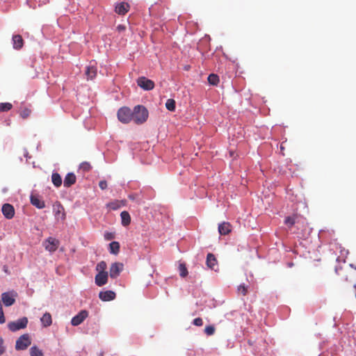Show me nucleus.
Listing matches in <instances>:
<instances>
[{
  "instance_id": "f257e3e1",
  "label": "nucleus",
  "mask_w": 356,
  "mask_h": 356,
  "mask_svg": "<svg viewBox=\"0 0 356 356\" xmlns=\"http://www.w3.org/2000/svg\"><path fill=\"white\" fill-rule=\"evenodd\" d=\"M149 113L147 109L140 105L134 107L133 111V120L137 124H141L147 121Z\"/></svg>"
},
{
  "instance_id": "f03ea898",
  "label": "nucleus",
  "mask_w": 356,
  "mask_h": 356,
  "mask_svg": "<svg viewBox=\"0 0 356 356\" xmlns=\"http://www.w3.org/2000/svg\"><path fill=\"white\" fill-rule=\"evenodd\" d=\"M117 115L119 121L124 124H127L133 120V111L127 106L120 108Z\"/></svg>"
},
{
  "instance_id": "7ed1b4c3",
  "label": "nucleus",
  "mask_w": 356,
  "mask_h": 356,
  "mask_svg": "<svg viewBox=\"0 0 356 356\" xmlns=\"http://www.w3.org/2000/svg\"><path fill=\"white\" fill-rule=\"evenodd\" d=\"M31 344V339L29 334H24L16 341L15 349L17 350H26Z\"/></svg>"
},
{
  "instance_id": "20e7f679",
  "label": "nucleus",
  "mask_w": 356,
  "mask_h": 356,
  "mask_svg": "<svg viewBox=\"0 0 356 356\" xmlns=\"http://www.w3.org/2000/svg\"><path fill=\"white\" fill-rule=\"evenodd\" d=\"M28 318L26 317H22L16 321H11L8 323V327L12 332H16L21 329H24L27 326Z\"/></svg>"
},
{
  "instance_id": "39448f33",
  "label": "nucleus",
  "mask_w": 356,
  "mask_h": 356,
  "mask_svg": "<svg viewBox=\"0 0 356 356\" xmlns=\"http://www.w3.org/2000/svg\"><path fill=\"white\" fill-rule=\"evenodd\" d=\"M17 296V293L14 291L4 292L1 295L2 302L6 307H10L15 302Z\"/></svg>"
},
{
  "instance_id": "423d86ee",
  "label": "nucleus",
  "mask_w": 356,
  "mask_h": 356,
  "mask_svg": "<svg viewBox=\"0 0 356 356\" xmlns=\"http://www.w3.org/2000/svg\"><path fill=\"white\" fill-rule=\"evenodd\" d=\"M53 211L57 220H64L65 219V209L60 202L57 201L53 204Z\"/></svg>"
},
{
  "instance_id": "0eeeda50",
  "label": "nucleus",
  "mask_w": 356,
  "mask_h": 356,
  "mask_svg": "<svg viewBox=\"0 0 356 356\" xmlns=\"http://www.w3.org/2000/svg\"><path fill=\"white\" fill-rule=\"evenodd\" d=\"M59 245V241L53 237H49L44 242L45 250L49 252H54L58 249Z\"/></svg>"
},
{
  "instance_id": "6e6552de",
  "label": "nucleus",
  "mask_w": 356,
  "mask_h": 356,
  "mask_svg": "<svg viewBox=\"0 0 356 356\" xmlns=\"http://www.w3.org/2000/svg\"><path fill=\"white\" fill-rule=\"evenodd\" d=\"M137 84L139 87L145 90H151L154 88V81L145 76L139 77L137 80Z\"/></svg>"
},
{
  "instance_id": "1a4fd4ad",
  "label": "nucleus",
  "mask_w": 356,
  "mask_h": 356,
  "mask_svg": "<svg viewBox=\"0 0 356 356\" xmlns=\"http://www.w3.org/2000/svg\"><path fill=\"white\" fill-rule=\"evenodd\" d=\"M88 312L86 310H81L77 315L72 318L71 323L74 326H77L82 323L83 321L88 317Z\"/></svg>"
},
{
  "instance_id": "9d476101",
  "label": "nucleus",
  "mask_w": 356,
  "mask_h": 356,
  "mask_svg": "<svg viewBox=\"0 0 356 356\" xmlns=\"http://www.w3.org/2000/svg\"><path fill=\"white\" fill-rule=\"evenodd\" d=\"M123 270V264L119 262L112 264L109 270V275L111 278H116Z\"/></svg>"
},
{
  "instance_id": "9b49d317",
  "label": "nucleus",
  "mask_w": 356,
  "mask_h": 356,
  "mask_svg": "<svg viewBox=\"0 0 356 356\" xmlns=\"http://www.w3.org/2000/svg\"><path fill=\"white\" fill-rule=\"evenodd\" d=\"M2 213L7 219H11L14 217L15 209L13 205L4 204L2 207Z\"/></svg>"
},
{
  "instance_id": "f8f14e48",
  "label": "nucleus",
  "mask_w": 356,
  "mask_h": 356,
  "mask_svg": "<svg viewBox=\"0 0 356 356\" xmlns=\"http://www.w3.org/2000/svg\"><path fill=\"white\" fill-rule=\"evenodd\" d=\"M95 284L98 286L106 284L108 282V273H98L95 276Z\"/></svg>"
},
{
  "instance_id": "ddd939ff",
  "label": "nucleus",
  "mask_w": 356,
  "mask_h": 356,
  "mask_svg": "<svg viewBox=\"0 0 356 356\" xmlns=\"http://www.w3.org/2000/svg\"><path fill=\"white\" fill-rule=\"evenodd\" d=\"M115 293L113 291L108 290L106 291H101L99 293V298L102 301H111L115 298Z\"/></svg>"
},
{
  "instance_id": "4468645a",
  "label": "nucleus",
  "mask_w": 356,
  "mask_h": 356,
  "mask_svg": "<svg viewBox=\"0 0 356 356\" xmlns=\"http://www.w3.org/2000/svg\"><path fill=\"white\" fill-rule=\"evenodd\" d=\"M97 74V69L96 66L90 65L89 66L86 67L85 74L88 80H92L96 77Z\"/></svg>"
},
{
  "instance_id": "2eb2a0df",
  "label": "nucleus",
  "mask_w": 356,
  "mask_h": 356,
  "mask_svg": "<svg viewBox=\"0 0 356 356\" xmlns=\"http://www.w3.org/2000/svg\"><path fill=\"white\" fill-rule=\"evenodd\" d=\"M129 9V5L127 3L122 2L116 5L115 10L119 14L124 15H125Z\"/></svg>"
},
{
  "instance_id": "dca6fc26",
  "label": "nucleus",
  "mask_w": 356,
  "mask_h": 356,
  "mask_svg": "<svg viewBox=\"0 0 356 356\" xmlns=\"http://www.w3.org/2000/svg\"><path fill=\"white\" fill-rule=\"evenodd\" d=\"M76 178L74 173L69 172L67 174L64 179L63 184L65 187H70L72 185L74 184L76 182Z\"/></svg>"
},
{
  "instance_id": "f3484780",
  "label": "nucleus",
  "mask_w": 356,
  "mask_h": 356,
  "mask_svg": "<svg viewBox=\"0 0 356 356\" xmlns=\"http://www.w3.org/2000/svg\"><path fill=\"white\" fill-rule=\"evenodd\" d=\"M31 203L38 209H43L45 207L44 202L38 195H32L31 196Z\"/></svg>"
},
{
  "instance_id": "a211bd4d",
  "label": "nucleus",
  "mask_w": 356,
  "mask_h": 356,
  "mask_svg": "<svg viewBox=\"0 0 356 356\" xmlns=\"http://www.w3.org/2000/svg\"><path fill=\"white\" fill-rule=\"evenodd\" d=\"M13 48L15 49H20L24 45V40L20 35H14L13 36Z\"/></svg>"
},
{
  "instance_id": "6ab92c4d",
  "label": "nucleus",
  "mask_w": 356,
  "mask_h": 356,
  "mask_svg": "<svg viewBox=\"0 0 356 356\" xmlns=\"http://www.w3.org/2000/svg\"><path fill=\"white\" fill-rule=\"evenodd\" d=\"M206 263L208 268L213 270L215 269V266H216L218 264L217 259L214 254L212 253H209L207 254Z\"/></svg>"
},
{
  "instance_id": "aec40b11",
  "label": "nucleus",
  "mask_w": 356,
  "mask_h": 356,
  "mask_svg": "<svg viewBox=\"0 0 356 356\" xmlns=\"http://www.w3.org/2000/svg\"><path fill=\"white\" fill-rule=\"evenodd\" d=\"M218 232L221 235L228 234L231 232V225L229 222H223L219 225Z\"/></svg>"
},
{
  "instance_id": "412c9836",
  "label": "nucleus",
  "mask_w": 356,
  "mask_h": 356,
  "mask_svg": "<svg viewBox=\"0 0 356 356\" xmlns=\"http://www.w3.org/2000/svg\"><path fill=\"white\" fill-rule=\"evenodd\" d=\"M40 321L44 327H49L52 323L51 315L49 312H46L42 316Z\"/></svg>"
},
{
  "instance_id": "4be33fe9",
  "label": "nucleus",
  "mask_w": 356,
  "mask_h": 356,
  "mask_svg": "<svg viewBox=\"0 0 356 356\" xmlns=\"http://www.w3.org/2000/svg\"><path fill=\"white\" fill-rule=\"evenodd\" d=\"M120 217H121V220H122V225L123 226H128L130 224L131 216L127 211H124L121 212Z\"/></svg>"
},
{
  "instance_id": "5701e85b",
  "label": "nucleus",
  "mask_w": 356,
  "mask_h": 356,
  "mask_svg": "<svg viewBox=\"0 0 356 356\" xmlns=\"http://www.w3.org/2000/svg\"><path fill=\"white\" fill-rule=\"evenodd\" d=\"M51 181L56 187H59L62 184V178H61L60 175L57 172L52 174Z\"/></svg>"
},
{
  "instance_id": "b1692460",
  "label": "nucleus",
  "mask_w": 356,
  "mask_h": 356,
  "mask_svg": "<svg viewBox=\"0 0 356 356\" xmlns=\"http://www.w3.org/2000/svg\"><path fill=\"white\" fill-rule=\"evenodd\" d=\"M120 243L117 241H113L109 244V251L111 254H118L120 251Z\"/></svg>"
},
{
  "instance_id": "393cba45",
  "label": "nucleus",
  "mask_w": 356,
  "mask_h": 356,
  "mask_svg": "<svg viewBox=\"0 0 356 356\" xmlns=\"http://www.w3.org/2000/svg\"><path fill=\"white\" fill-rule=\"evenodd\" d=\"M219 77L215 74H211L208 76V81L212 86H217L219 83Z\"/></svg>"
},
{
  "instance_id": "a878e982",
  "label": "nucleus",
  "mask_w": 356,
  "mask_h": 356,
  "mask_svg": "<svg viewBox=\"0 0 356 356\" xmlns=\"http://www.w3.org/2000/svg\"><path fill=\"white\" fill-rule=\"evenodd\" d=\"M31 356H44L43 353L37 346H32L30 349Z\"/></svg>"
},
{
  "instance_id": "bb28decb",
  "label": "nucleus",
  "mask_w": 356,
  "mask_h": 356,
  "mask_svg": "<svg viewBox=\"0 0 356 356\" xmlns=\"http://www.w3.org/2000/svg\"><path fill=\"white\" fill-rule=\"evenodd\" d=\"M107 268V264L104 261H102L99 263L97 264L96 266V270L98 271V273H107L106 271V269Z\"/></svg>"
},
{
  "instance_id": "cd10ccee",
  "label": "nucleus",
  "mask_w": 356,
  "mask_h": 356,
  "mask_svg": "<svg viewBox=\"0 0 356 356\" xmlns=\"http://www.w3.org/2000/svg\"><path fill=\"white\" fill-rule=\"evenodd\" d=\"M179 275L181 277H185L188 275V270L185 264H179Z\"/></svg>"
},
{
  "instance_id": "c85d7f7f",
  "label": "nucleus",
  "mask_w": 356,
  "mask_h": 356,
  "mask_svg": "<svg viewBox=\"0 0 356 356\" xmlns=\"http://www.w3.org/2000/svg\"><path fill=\"white\" fill-rule=\"evenodd\" d=\"M165 107L168 111H174L175 110V101L172 99H168L165 102Z\"/></svg>"
},
{
  "instance_id": "c756f323",
  "label": "nucleus",
  "mask_w": 356,
  "mask_h": 356,
  "mask_svg": "<svg viewBox=\"0 0 356 356\" xmlns=\"http://www.w3.org/2000/svg\"><path fill=\"white\" fill-rule=\"evenodd\" d=\"M123 205L122 202L115 201L110 202L107 204V207H109L112 210H117L120 208Z\"/></svg>"
},
{
  "instance_id": "7c9ffc66",
  "label": "nucleus",
  "mask_w": 356,
  "mask_h": 356,
  "mask_svg": "<svg viewBox=\"0 0 356 356\" xmlns=\"http://www.w3.org/2000/svg\"><path fill=\"white\" fill-rule=\"evenodd\" d=\"M13 106L10 103H0V112L8 111Z\"/></svg>"
},
{
  "instance_id": "2f4dec72",
  "label": "nucleus",
  "mask_w": 356,
  "mask_h": 356,
  "mask_svg": "<svg viewBox=\"0 0 356 356\" xmlns=\"http://www.w3.org/2000/svg\"><path fill=\"white\" fill-rule=\"evenodd\" d=\"M79 168L83 172H88L92 168V166L90 163L85 161L80 164Z\"/></svg>"
},
{
  "instance_id": "473e14b6",
  "label": "nucleus",
  "mask_w": 356,
  "mask_h": 356,
  "mask_svg": "<svg viewBox=\"0 0 356 356\" xmlns=\"http://www.w3.org/2000/svg\"><path fill=\"white\" fill-rule=\"evenodd\" d=\"M284 223L291 227L296 223V218L294 216H288L285 218Z\"/></svg>"
},
{
  "instance_id": "72a5a7b5",
  "label": "nucleus",
  "mask_w": 356,
  "mask_h": 356,
  "mask_svg": "<svg viewBox=\"0 0 356 356\" xmlns=\"http://www.w3.org/2000/svg\"><path fill=\"white\" fill-rule=\"evenodd\" d=\"M216 328L213 325H208L204 328V333L208 336H211L215 333Z\"/></svg>"
},
{
  "instance_id": "f704fd0d",
  "label": "nucleus",
  "mask_w": 356,
  "mask_h": 356,
  "mask_svg": "<svg viewBox=\"0 0 356 356\" xmlns=\"http://www.w3.org/2000/svg\"><path fill=\"white\" fill-rule=\"evenodd\" d=\"M237 291L238 294L245 296L248 293V286L245 284H241L238 286Z\"/></svg>"
},
{
  "instance_id": "c9c22d12",
  "label": "nucleus",
  "mask_w": 356,
  "mask_h": 356,
  "mask_svg": "<svg viewBox=\"0 0 356 356\" xmlns=\"http://www.w3.org/2000/svg\"><path fill=\"white\" fill-rule=\"evenodd\" d=\"M193 325L195 326H202L203 325V321L201 318L198 317L193 320Z\"/></svg>"
},
{
  "instance_id": "e433bc0d",
  "label": "nucleus",
  "mask_w": 356,
  "mask_h": 356,
  "mask_svg": "<svg viewBox=\"0 0 356 356\" xmlns=\"http://www.w3.org/2000/svg\"><path fill=\"white\" fill-rule=\"evenodd\" d=\"M6 351V348L3 346V339L0 337V355H2Z\"/></svg>"
},
{
  "instance_id": "4c0bfd02",
  "label": "nucleus",
  "mask_w": 356,
  "mask_h": 356,
  "mask_svg": "<svg viewBox=\"0 0 356 356\" xmlns=\"http://www.w3.org/2000/svg\"><path fill=\"white\" fill-rule=\"evenodd\" d=\"M99 186L102 190H104L107 188V182L105 180H102L99 183Z\"/></svg>"
},
{
  "instance_id": "58836bf2",
  "label": "nucleus",
  "mask_w": 356,
  "mask_h": 356,
  "mask_svg": "<svg viewBox=\"0 0 356 356\" xmlns=\"http://www.w3.org/2000/svg\"><path fill=\"white\" fill-rule=\"evenodd\" d=\"M104 238L107 241H110L114 238V234L111 232H106L104 234Z\"/></svg>"
},
{
  "instance_id": "ea45409f",
  "label": "nucleus",
  "mask_w": 356,
  "mask_h": 356,
  "mask_svg": "<svg viewBox=\"0 0 356 356\" xmlns=\"http://www.w3.org/2000/svg\"><path fill=\"white\" fill-rule=\"evenodd\" d=\"M125 26L122 24H119L118 26H117V30L119 31V32H122L125 30Z\"/></svg>"
},
{
  "instance_id": "a19ab883",
  "label": "nucleus",
  "mask_w": 356,
  "mask_h": 356,
  "mask_svg": "<svg viewBox=\"0 0 356 356\" xmlns=\"http://www.w3.org/2000/svg\"><path fill=\"white\" fill-rule=\"evenodd\" d=\"M28 115V113H24L23 114V117H25V116H26V115Z\"/></svg>"
},
{
  "instance_id": "79ce46f5",
  "label": "nucleus",
  "mask_w": 356,
  "mask_h": 356,
  "mask_svg": "<svg viewBox=\"0 0 356 356\" xmlns=\"http://www.w3.org/2000/svg\"><path fill=\"white\" fill-rule=\"evenodd\" d=\"M355 270H356V267H355Z\"/></svg>"
}]
</instances>
